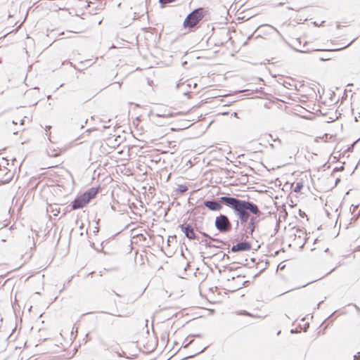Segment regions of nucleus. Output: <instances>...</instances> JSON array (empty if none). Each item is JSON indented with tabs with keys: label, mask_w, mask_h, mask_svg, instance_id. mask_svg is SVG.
Segmentation results:
<instances>
[{
	"label": "nucleus",
	"mask_w": 360,
	"mask_h": 360,
	"mask_svg": "<svg viewBox=\"0 0 360 360\" xmlns=\"http://www.w3.org/2000/svg\"><path fill=\"white\" fill-rule=\"evenodd\" d=\"M221 200L234 209L242 223L248 221L250 217L248 211L255 215L261 214L258 207L250 202L231 197H222Z\"/></svg>",
	"instance_id": "obj_1"
},
{
	"label": "nucleus",
	"mask_w": 360,
	"mask_h": 360,
	"mask_svg": "<svg viewBox=\"0 0 360 360\" xmlns=\"http://www.w3.org/2000/svg\"><path fill=\"white\" fill-rule=\"evenodd\" d=\"M203 17L202 8H198L189 14L184 22L185 27H194Z\"/></svg>",
	"instance_id": "obj_2"
},
{
	"label": "nucleus",
	"mask_w": 360,
	"mask_h": 360,
	"mask_svg": "<svg viewBox=\"0 0 360 360\" xmlns=\"http://www.w3.org/2000/svg\"><path fill=\"white\" fill-rule=\"evenodd\" d=\"M8 165L7 160L0 158V184L8 183L13 177V173L6 167Z\"/></svg>",
	"instance_id": "obj_3"
},
{
	"label": "nucleus",
	"mask_w": 360,
	"mask_h": 360,
	"mask_svg": "<svg viewBox=\"0 0 360 360\" xmlns=\"http://www.w3.org/2000/svg\"><path fill=\"white\" fill-rule=\"evenodd\" d=\"M215 224L217 228L221 231H224L230 227V223L228 218L224 215L217 217Z\"/></svg>",
	"instance_id": "obj_4"
},
{
	"label": "nucleus",
	"mask_w": 360,
	"mask_h": 360,
	"mask_svg": "<svg viewBox=\"0 0 360 360\" xmlns=\"http://www.w3.org/2000/svg\"><path fill=\"white\" fill-rule=\"evenodd\" d=\"M89 200V194L84 193L74 201L72 208L74 210L82 208L87 204Z\"/></svg>",
	"instance_id": "obj_5"
},
{
	"label": "nucleus",
	"mask_w": 360,
	"mask_h": 360,
	"mask_svg": "<svg viewBox=\"0 0 360 360\" xmlns=\"http://www.w3.org/2000/svg\"><path fill=\"white\" fill-rule=\"evenodd\" d=\"M205 205L211 210L218 211L221 208V204L214 201H205Z\"/></svg>",
	"instance_id": "obj_6"
},
{
	"label": "nucleus",
	"mask_w": 360,
	"mask_h": 360,
	"mask_svg": "<svg viewBox=\"0 0 360 360\" xmlns=\"http://www.w3.org/2000/svg\"><path fill=\"white\" fill-rule=\"evenodd\" d=\"M181 229L183 232L185 233L186 237L190 239H193L195 238V233L193 232V229H191L188 225L182 226Z\"/></svg>",
	"instance_id": "obj_7"
},
{
	"label": "nucleus",
	"mask_w": 360,
	"mask_h": 360,
	"mask_svg": "<svg viewBox=\"0 0 360 360\" xmlns=\"http://www.w3.org/2000/svg\"><path fill=\"white\" fill-rule=\"evenodd\" d=\"M85 194H89V200H90L91 198H92L95 195L96 191H94V190H91V191H89V192L85 193Z\"/></svg>",
	"instance_id": "obj_8"
},
{
	"label": "nucleus",
	"mask_w": 360,
	"mask_h": 360,
	"mask_svg": "<svg viewBox=\"0 0 360 360\" xmlns=\"http://www.w3.org/2000/svg\"><path fill=\"white\" fill-rule=\"evenodd\" d=\"M255 218L254 217H252L251 219H250V224L252 226V229H251V231H253L254 230V224H255Z\"/></svg>",
	"instance_id": "obj_9"
},
{
	"label": "nucleus",
	"mask_w": 360,
	"mask_h": 360,
	"mask_svg": "<svg viewBox=\"0 0 360 360\" xmlns=\"http://www.w3.org/2000/svg\"><path fill=\"white\" fill-rule=\"evenodd\" d=\"M174 0H160V2L162 4H166L167 3H169V2H172L174 1Z\"/></svg>",
	"instance_id": "obj_10"
},
{
	"label": "nucleus",
	"mask_w": 360,
	"mask_h": 360,
	"mask_svg": "<svg viewBox=\"0 0 360 360\" xmlns=\"http://www.w3.org/2000/svg\"><path fill=\"white\" fill-rule=\"evenodd\" d=\"M243 245H244V244H243V243L242 244H238L237 245V250H243Z\"/></svg>",
	"instance_id": "obj_11"
},
{
	"label": "nucleus",
	"mask_w": 360,
	"mask_h": 360,
	"mask_svg": "<svg viewBox=\"0 0 360 360\" xmlns=\"http://www.w3.org/2000/svg\"><path fill=\"white\" fill-rule=\"evenodd\" d=\"M155 116H156V117H166V115H160V114H159V113H156V114H155Z\"/></svg>",
	"instance_id": "obj_12"
},
{
	"label": "nucleus",
	"mask_w": 360,
	"mask_h": 360,
	"mask_svg": "<svg viewBox=\"0 0 360 360\" xmlns=\"http://www.w3.org/2000/svg\"><path fill=\"white\" fill-rule=\"evenodd\" d=\"M357 356H354V360H357Z\"/></svg>",
	"instance_id": "obj_13"
},
{
	"label": "nucleus",
	"mask_w": 360,
	"mask_h": 360,
	"mask_svg": "<svg viewBox=\"0 0 360 360\" xmlns=\"http://www.w3.org/2000/svg\"><path fill=\"white\" fill-rule=\"evenodd\" d=\"M236 250V247H233V250Z\"/></svg>",
	"instance_id": "obj_14"
}]
</instances>
